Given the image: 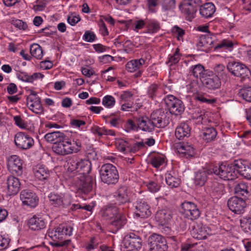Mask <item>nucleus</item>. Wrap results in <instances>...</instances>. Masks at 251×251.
<instances>
[{
    "label": "nucleus",
    "instance_id": "nucleus-11",
    "mask_svg": "<svg viewBox=\"0 0 251 251\" xmlns=\"http://www.w3.org/2000/svg\"><path fill=\"white\" fill-rule=\"evenodd\" d=\"M151 251H167L168 249L165 238L157 234H152L149 237Z\"/></svg>",
    "mask_w": 251,
    "mask_h": 251
},
{
    "label": "nucleus",
    "instance_id": "nucleus-49",
    "mask_svg": "<svg viewBox=\"0 0 251 251\" xmlns=\"http://www.w3.org/2000/svg\"><path fill=\"white\" fill-rule=\"evenodd\" d=\"M240 96L247 102H251V87H245L242 88L239 92Z\"/></svg>",
    "mask_w": 251,
    "mask_h": 251
},
{
    "label": "nucleus",
    "instance_id": "nucleus-39",
    "mask_svg": "<svg viewBox=\"0 0 251 251\" xmlns=\"http://www.w3.org/2000/svg\"><path fill=\"white\" fill-rule=\"evenodd\" d=\"M72 227L70 226H59L55 229L54 236L56 238H63V235H72Z\"/></svg>",
    "mask_w": 251,
    "mask_h": 251
},
{
    "label": "nucleus",
    "instance_id": "nucleus-36",
    "mask_svg": "<svg viewBox=\"0 0 251 251\" xmlns=\"http://www.w3.org/2000/svg\"><path fill=\"white\" fill-rule=\"evenodd\" d=\"M145 63V60L143 58L132 60L126 63V69L128 72H134L140 70Z\"/></svg>",
    "mask_w": 251,
    "mask_h": 251
},
{
    "label": "nucleus",
    "instance_id": "nucleus-10",
    "mask_svg": "<svg viewBox=\"0 0 251 251\" xmlns=\"http://www.w3.org/2000/svg\"><path fill=\"white\" fill-rule=\"evenodd\" d=\"M202 85L209 90H215L220 88L221 81L220 77L213 72H208L201 80Z\"/></svg>",
    "mask_w": 251,
    "mask_h": 251
},
{
    "label": "nucleus",
    "instance_id": "nucleus-44",
    "mask_svg": "<svg viewBox=\"0 0 251 251\" xmlns=\"http://www.w3.org/2000/svg\"><path fill=\"white\" fill-rule=\"evenodd\" d=\"M224 186L217 182L213 183L211 186L210 191L213 196L218 198L224 194Z\"/></svg>",
    "mask_w": 251,
    "mask_h": 251
},
{
    "label": "nucleus",
    "instance_id": "nucleus-29",
    "mask_svg": "<svg viewBox=\"0 0 251 251\" xmlns=\"http://www.w3.org/2000/svg\"><path fill=\"white\" fill-rule=\"evenodd\" d=\"M190 130L191 128L187 124L181 123L176 128L175 135L178 139L182 140L190 136Z\"/></svg>",
    "mask_w": 251,
    "mask_h": 251
},
{
    "label": "nucleus",
    "instance_id": "nucleus-41",
    "mask_svg": "<svg viewBox=\"0 0 251 251\" xmlns=\"http://www.w3.org/2000/svg\"><path fill=\"white\" fill-rule=\"evenodd\" d=\"M166 182L168 185L171 188L177 187L180 183V179L173 176L171 172H167L165 174Z\"/></svg>",
    "mask_w": 251,
    "mask_h": 251
},
{
    "label": "nucleus",
    "instance_id": "nucleus-22",
    "mask_svg": "<svg viewBox=\"0 0 251 251\" xmlns=\"http://www.w3.org/2000/svg\"><path fill=\"white\" fill-rule=\"evenodd\" d=\"M207 229L209 228L201 224L194 225L191 230V234L193 237L198 240H203L207 238L208 234Z\"/></svg>",
    "mask_w": 251,
    "mask_h": 251
},
{
    "label": "nucleus",
    "instance_id": "nucleus-28",
    "mask_svg": "<svg viewBox=\"0 0 251 251\" xmlns=\"http://www.w3.org/2000/svg\"><path fill=\"white\" fill-rule=\"evenodd\" d=\"M28 226L32 230H39L46 227L44 220L41 217L34 216L28 222Z\"/></svg>",
    "mask_w": 251,
    "mask_h": 251
},
{
    "label": "nucleus",
    "instance_id": "nucleus-15",
    "mask_svg": "<svg viewBox=\"0 0 251 251\" xmlns=\"http://www.w3.org/2000/svg\"><path fill=\"white\" fill-rule=\"evenodd\" d=\"M71 145V143L70 142L69 139L66 136L65 139L63 141L54 144L52 147V149L55 153L58 155H65L73 153Z\"/></svg>",
    "mask_w": 251,
    "mask_h": 251
},
{
    "label": "nucleus",
    "instance_id": "nucleus-43",
    "mask_svg": "<svg viewBox=\"0 0 251 251\" xmlns=\"http://www.w3.org/2000/svg\"><path fill=\"white\" fill-rule=\"evenodd\" d=\"M217 134V131L214 128L206 127L203 130V139L207 142H210L216 138Z\"/></svg>",
    "mask_w": 251,
    "mask_h": 251
},
{
    "label": "nucleus",
    "instance_id": "nucleus-64",
    "mask_svg": "<svg viewBox=\"0 0 251 251\" xmlns=\"http://www.w3.org/2000/svg\"><path fill=\"white\" fill-rule=\"evenodd\" d=\"M233 47V44L231 42L228 40H223L222 43L218 44L215 47V50L222 48H226V49L230 48Z\"/></svg>",
    "mask_w": 251,
    "mask_h": 251
},
{
    "label": "nucleus",
    "instance_id": "nucleus-35",
    "mask_svg": "<svg viewBox=\"0 0 251 251\" xmlns=\"http://www.w3.org/2000/svg\"><path fill=\"white\" fill-rule=\"evenodd\" d=\"M215 11V6L212 3H206L200 7V14L206 18L211 17Z\"/></svg>",
    "mask_w": 251,
    "mask_h": 251
},
{
    "label": "nucleus",
    "instance_id": "nucleus-8",
    "mask_svg": "<svg viewBox=\"0 0 251 251\" xmlns=\"http://www.w3.org/2000/svg\"><path fill=\"white\" fill-rule=\"evenodd\" d=\"M180 212L185 217L191 220L197 219L201 215L198 206L193 202L184 201L181 205Z\"/></svg>",
    "mask_w": 251,
    "mask_h": 251
},
{
    "label": "nucleus",
    "instance_id": "nucleus-7",
    "mask_svg": "<svg viewBox=\"0 0 251 251\" xmlns=\"http://www.w3.org/2000/svg\"><path fill=\"white\" fill-rule=\"evenodd\" d=\"M14 143L19 149L26 150L33 146L34 141L27 133L19 132L15 135Z\"/></svg>",
    "mask_w": 251,
    "mask_h": 251
},
{
    "label": "nucleus",
    "instance_id": "nucleus-52",
    "mask_svg": "<svg viewBox=\"0 0 251 251\" xmlns=\"http://www.w3.org/2000/svg\"><path fill=\"white\" fill-rule=\"evenodd\" d=\"M180 56L181 55L179 52V49L178 48L176 49L175 52L173 55H169L168 63H171L170 65L177 63L180 60Z\"/></svg>",
    "mask_w": 251,
    "mask_h": 251
},
{
    "label": "nucleus",
    "instance_id": "nucleus-45",
    "mask_svg": "<svg viewBox=\"0 0 251 251\" xmlns=\"http://www.w3.org/2000/svg\"><path fill=\"white\" fill-rule=\"evenodd\" d=\"M30 53L33 57L38 59H41L43 55L42 48L37 44H33L30 46Z\"/></svg>",
    "mask_w": 251,
    "mask_h": 251
},
{
    "label": "nucleus",
    "instance_id": "nucleus-40",
    "mask_svg": "<svg viewBox=\"0 0 251 251\" xmlns=\"http://www.w3.org/2000/svg\"><path fill=\"white\" fill-rule=\"evenodd\" d=\"M215 74L220 76L222 80L227 81L229 79V76L226 70L225 67L221 64L216 65L214 68Z\"/></svg>",
    "mask_w": 251,
    "mask_h": 251
},
{
    "label": "nucleus",
    "instance_id": "nucleus-17",
    "mask_svg": "<svg viewBox=\"0 0 251 251\" xmlns=\"http://www.w3.org/2000/svg\"><path fill=\"white\" fill-rule=\"evenodd\" d=\"M234 166L237 168V172L248 179H251V164L243 160L234 161Z\"/></svg>",
    "mask_w": 251,
    "mask_h": 251
},
{
    "label": "nucleus",
    "instance_id": "nucleus-27",
    "mask_svg": "<svg viewBox=\"0 0 251 251\" xmlns=\"http://www.w3.org/2000/svg\"><path fill=\"white\" fill-rule=\"evenodd\" d=\"M34 176L39 180L48 179L50 176V171L45 166L37 165L33 169Z\"/></svg>",
    "mask_w": 251,
    "mask_h": 251
},
{
    "label": "nucleus",
    "instance_id": "nucleus-5",
    "mask_svg": "<svg viewBox=\"0 0 251 251\" xmlns=\"http://www.w3.org/2000/svg\"><path fill=\"white\" fill-rule=\"evenodd\" d=\"M202 5L201 0H184L180 4L179 7L184 14L186 15L188 20L191 21L198 8Z\"/></svg>",
    "mask_w": 251,
    "mask_h": 251
},
{
    "label": "nucleus",
    "instance_id": "nucleus-63",
    "mask_svg": "<svg viewBox=\"0 0 251 251\" xmlns=\"http://www.w3.org/2000/svg\"><path fill=\"white\" fill-rule=\"evenodd\" d=\"M96 35L94 32L86 31L83 35V39L88 42H92L95 41Z\"/></svg>",
    "mask_w": 251,
    "mask_h": 251
},
{
    "label": "nucleus",
    "instance_id": "nucleus-6",
    "mask_svg": "<svg viewBox=\"0 0 251 251\" xmlns=\"http://www.w3.org/2000/svg\"><path fill=\"white\" fill-rule=\"evenodd\" d=\"M227 69L232 75L236 77H249L251 75L249 69L245 65L239 62H228Z\"/></svg>",
    "mask_w": 251,
    "mask_h": 251
},
{
    "label": "nucleus",
    "instance_id": "nucleus-61",
    "mask_svg": "<svg viewBox=\"0 0 251 251\" xmlns=\"http://www.w3.org/2000/svg\"><path fill=\"white\" fill-rule=\"evenodd\" d=\"M145 146L143 142H138L135 143L132 147L129 146L128 152H136Z\"/></svg>",
    "mask_w": 251,
    "mask_h": 251
},
{
    "label": "nucleus",
    "instance_id": "nucleus-31",
    "mask_svg": "<svg viewBox=\"0 0 251 251\" xmlns=\"http://www.w3.org/2000/svg\"><path fill=\"white\" fill-rule=\"evenodd\" d=\"M155 219L161 225H164L172 218V214L171 211L167 209L158 210L155 214Z\"/></svg>",
    "mask_w": 251,
    "mask_h": 251
},
{
    "label": "nucleus",
    "instance_id": "nucleus-58",
    "mask_svg": "<svg viewBox=\"0 0 251 251\" xmlns=\"http://www.w3.org/2000/svg\"><path fill=\"white\" fill-rule=\"evenodd\" d=\"M13 120L15 123V124L19 127L25 129L27 126V124H26L24 120H23L20 116H16L13 117Z\"/></svg>",
    "mask_w": 251,
    "mask_h": 251
},
{
    "label": "nucleus",
    "instance_id": "nucleus-4",
    "mask_svg": "<svg viewBox=\"0 0 251 251\" xmlns=\"http://www.w3.org/2000/svg\"><path fill=\"white\" fill-rule=\"evenodd\" d=\"M163 100L170 113L176 116L180 115L184 110L183 102L173 95H168Z\"/></svg>",
    "mask_w": 251,
    "mask_h": 251
},
{
    "label": "nucleus",
    "instance_id": "nucleus-59",
    "mask_svg": "<svg viewBox=\"0 0 251 251\" xmlns=\"http://www.w3.org/2000/svg\"><path fill=\"white\" fill-rule=\"evenodd\" d=\"M158 0H147V6L150 13H155L156 12L155 7L158 5Z\"/></svg>",
    "mask_w": 251,
    "mask_h": 251
},
{
    "label": "nucleus",
    "instance_id": "nucleus-38",
    "mask_svg": "<svg viewBox=\"0 0 251 251\" xmlns=\"http://www.w3.org/2000/svg\"><path fill=\"white\" fill-rule=\"evenodd\" d=\"M248 189L249 187L246 183L240 182L235 186L234 192L238 197H247L249 194Z\"/></svg>",
    "mask_w": 251,
    "mask_h": 251
},
{
    "label": "nucleus",
    "instance_id": "nucleus-18",
    "mask_svg": "<svg viewBox=\"0 0 251 251\" xmlns=\"http://www.w3.org/2000/svg\"><path fill=\"white\" fill-rule=\"evenodd\" d=\"M7 167L9 171L13 175L19 176L23 174L22 160L17 155L10 157L8 160Z\"/></svg>",
    "mask_w": 251,
    "mask_h": 251
},
{
    "label": "nucleus",
    "instance_id": "nucleus-56",
    "mask_svg": "<svg viewBox=\"0 0 251 251\" xmlns=\"http://www.w3.org/2000/svg\"><path fill=\"white\" fill-rule=\"evenodd\" d=\"M162 8L164 11H168L175 6V0H162Z\"/></svg>",
    "mask_w": 251,
    "mask_h": 251
},
{
    "label": "nucleus",
    "instance_id": "nucleus-1",
    "mask_svg": "<svg viewBox=\"0 0 251 251\" xmlns=\"http://www.w3.org/2000/svg\"><path fill=\"white\" fill-rule=\"evenodd\" d=\"M138 127L145 131L151 132L154 127L164 128L170 123V117L167 112L161 110L153 112L150 119L147 117H141L137 119Z\"/></svg>",
    "mask_w": 251,
    "mask_h": 251
},
{
    "label": "nucleus",
    "instance_id": "nucleus-34",
    "mask_svg": "<svg viewBox=\"0 0 251 251\" xmlns=\"http://www.w3.org/2000/svg\"><path fill=\"white\" fill-rule=\"evenodd\" d=\"M66 135L63 132L60 131H54L50 133L46 134L44 138L45 140L50 143L56 144L58 143L60 141H63V139H65Z\"/></svg>",
    "mask_w": 251,
    "mask_h": 251
},
{
    "label": "nucleus",
    "instance_id": "nucleus-12",
    "mask_svg": "<svg viewBox=\"0 0 251 251\" xmlns=\"http://www.w3.org/2000/svg\"><path fill=\"white\" fill-rule=\"evenodd\" d=\"M123 244L124 251H138L142 246L141 238L133 233L126 236Z\"/></svg>",
    "mask_w": 251,
    "mask_h": 251
},
{
    "label": "nucleus",
    "instance_id": "nucleus-13",
    "mask_svg": "<svg viewBox=\"0 0 251 251\" xmlns=\"http://www.w3.org/2000/svg\"><path fill=\"white\" fill-rule=\"evenodd\" d=\"M134 215L136 217L147 218L151 215L150 206L146 201L142 200H138L134 203Z\"/></svg>",
    "mask_w": 251,
    "mask_h": 251
},
{
    "label": "nucleus",
    "instance_id": "nucleus-51",
    "mask_svg": "<svg viewBox=\"0 0 251 251\" xmlns=\"http://www.w3.org/2000/svg\"><path fill=\"white\" fill-rule=\"evenodd\" d=\"M228 180H231L236 178L237 175L238 174L237 172V168L234 166V161L232 164L228 165Z\"/></svg>",
    "mask_w": 251,
    "mask_h": 251
},
{
    "label": "nucleus",
    "instance_id": "nucleus-32",
    "mask_svg": "<svg viewBox=\"0 0 251 251\" xmlns=\"http://www.w3.org/2000/svg\"><path fill=\"white\" fill-rule=\"evenodd\" d=\"M208 72L205 70L203 66L200 64L192 66L189 70V73L193 75L194 77L199 78L201 81Z\"/></svg>",
    "mask_w": 251,
    "mask_h": 251
},
{
    "label": "nucleus",
    "instance_id": "nucleus-2",
    "mask_svg": "<svg viewBox=\"0 0 251 251\" xmlns=\"http://www.w3.org/2000/svg\"><path fill=\"white\" fill-rule=\"evenodd\" d=\"M100 178L106 184H115L119 180V176L116 167L112 164H103L100 171Z\"/></svg>",
    "mask_w": 251,
    "mask_h": 251
},
{
    "label": "nucleus",
    "instance_id": "nucleus-14",
    "mask_svg": "<svg viewBox=\"0 0 251 251\" xmlns=\"http://www.w3.org/2000/svg\"><path fill=\"white\" fill-rule=\"evenodd\" d=\"M20 199L24 205L31 208L35 207L39 201V199L35 193L29 190H23L20 194Z\"/></svg>",
    "mask_w": 251,
    "mask_h": 251
},
{
    "label": "nucleus",
    "instance_id": "nucleus-25",
    "mask_svg": "<svg viewBox=\"0 0 251 251\" xmlns=\"http://www.w3.org/2000/svg\"><path fill=\"white\" fill-rule=\"evenodd\" d=\"M109 223L110 226L115 228L116 230H118L126 224L127 219L125 215L119 211Z\"/></svg>",
    "mask_w": 251,
    "mask_h": 251
},
{
    "label": "nucleus",
    "instance_id": "nucleus-60",
    "mask_svg": "<svg viewBox=\"0 0 251 251\" xmlns=\"http://www.w3.org/2000/svg\"><path fill=\"white\" fill-rule=\"evenodd\" d=\"M147 186L148 189L152 193H155L159 191L160 188V185L157 184L156 182L151 181H150Z\"/></svg>",
    "mask_w": 251,
    "mask_h": 251
},
{
    "label": "nucleus",
    "instance_id": "nucleus-26",
    "mask_svg": "<svg viewBox=\"0 0 251 251\" xmlns=\"http://www.w3.org/2000/svg\"><path fill=\"white\" fill-rule=\"evenodd\" d=\"M213 43V40L209 33V34L201 35L200 37L197 45L199 50L204 51L211 48Z\"/></svg>",
    "mask_w": 251,
    "mask_h": 251
},
{
    "label": "nucleus",
    "instance_id": "nucleus-16",
    "mask_svg": "<svg viewBox=\"0 0 251 251\" xmlns=\"http://www.w3.org/2000/svg\"><path fill=\"white\" fill-rule=\"evenodd\" d=\"M227 206L233 212L240 214L244 210L246 203L243 199L235 196L231 197L228 200Z\"/></svg>",
    "mask_w": 251,
    "mask_h": 251
},
{
    "label": "nucleus",
    "instance_id": "nucleus-30",
    "mask_svg": "<svg viewBox=\"0 0 251 251\" xmlns=\"http://www.w3.org/2000/svg\"><path fill=\"white\" fill-rule=\"evenodd\" d=\"M78 161L77 173L81 176H88L91 170L90 161L86 159H78Z\"/></svg>",
    "mask_w": 251,
    "mask_h": 251
},
{
    "label": "nucleus",
    "instance_id": "nucleus-24",
    "mask_svg": "<svg viewBox=\"0 0 251 251\" xmlns=\"http://www.w3.org/2000/svg\"><path fill=\"white\" fill-rule=\"evenodd\" d=\"M80 179L78 189L84 194H87L92 190L93 186V177L90 176L78 177Z\"/></svg>",
    "mask_w": 251,
    "mask_h": 251
},
{
    "label": "nucleus",
    "instance_id": "nucleus-3",
    "mask_svg": "<svg viewBox=\"0 0 251 251\" xmlns=\"http://www.w3.org/2000/svg\"><path fill=\"white\" fill-rule=\"evenodd\" d=\"M48 198L50 204L55 207L68 208L71 205L72 198L68 194L51 193Z\"/></svg>",
    "mask_w": 251,
    "mask_h": 251
},
{
    "label": "nucleus",
    "instance_id": "nucleus-21",
    "mask_svg": "<svg viewBox=\"0 0 251 251\" xmlns=\"http://www.w3.org/2000/svg\"><path fill=\"white\" fill-rule=\"evenodd\" d=\"M6 184L8 195H15L20 191L21 183L19 178L13 176H9L7 179Z\"/></svg>",
    "mask_w": 251,
    "mask_h": 251
},
{
    "label": "nucleus",
    "instance_id": "nucleus-62",
    "mask_svg": "<svg viewBox=\"0 0 251 251\" xmlns=\"http://www.w3.org/2000/svg\"><path fill=\"white\" fill-rule=\"evenodd\" d=\"M12 25L16 27L23 30H25L27 27L25 23L19 19L12 21Z\"/></svg>",
    "mask_w": 251,
    "mask_h": 251
},
{
    "label": "nucleus",
    "instance_id": "nucleus-19",
    "mask_svg": "<svg viewBox=\"0 0 251 251\" xmlns=\"http://www.w3.org/2000/svg\"><path fill=\"white\" fill-rule=\"evenodd\" d=\"M119 211V209L114 204H109L102 207L100 213L102 218L109 222Z\"/></svg>",
    "mask_w": 251,
    "mask_h": 251
},
{
    "label": "nucleus",
    "instance_id": "nucleus-50",
    "mask_svg": "<svg viewBox=\"0 0 251 251\" xmlns=\"http://www.w3.org/2000/svg\"><path fill=\"white\" fill-rule=\"evenodd\" d=\"M165 160L164 156L157 155L151 158V163L154 167L158 168L165 163Z\"/></svg>",
    "mask_w": 251,
    "mask_h": 251
},
{
    "label": "nucleus",
    "instance_id": "nucleus-42",
    "mask_svg": "<svg viewBox=\"0 0 251 251\" xmlns=\"http://www.w3.org/2000/svg\"><path fill=\"white\" fill-rule=\"evenodd\" d=\"M177 150L179 153L183 154L186 157H192L195 153L194 149L191 145H180L177 147Z\"/></svg>",
    "mask_w": 251,
    "mask_h": 251
},
{
    "label": "nucleus",
    "instance_id": "nucleus-57",
    "mask_svg": "<svg viewBox=\"0 0 251 251\" xmlns=\"http://www.w3.org/2000/svg\"><path fill=\"white\" fill-rule=\"evenodd\" d=\"M158 90V86L156 84L151 85L148 90V93L150 98L153 99L156 95Z\"/></svg>",
    "mask_w": 251,
    "mask_h": 251
},
{
    "label": "nucleus",
    "instance_id": "nucleus-37",
    "mask_svg": "<svg viewBox=\"0 0 251 251\" xmlns=\"http://www.w3.org/2000/svg\"><path fill=\"white\" fill-rule=\"evenodd\" d=\"M82 138L81 135L75 134L71 137L70 140L69 139L70 142L71 143V148L72 152H77L80 150L82 146Z\"/></svg>",
    "mask_w": 251,
    "mask_h": 251
},
{
    "label": "nucleus",
    "instance_id": "nucleus-53",
    "mask_svg": "<svg viewBox=\"0 0 251 251\" xmlns=\"http://www.w3.org/2000/svg\"><path fill=\"white\" fill-rule=\"evenodd\" d=\"M115 103V100L114 97L110 95L105 96L102 101V104L107 108L112 107Z\"/></svg>",
    "mask_w": 251,
    "mask_h": 251
},
{
    "label": "nucleus",
    "instance_id": "nucleus-46",
    "mask_svg": "<svg viewBox=\"0 0 251 251\" xmlns=\"http://www.w3.org/2000/svg\"><path fill=\"white\" fill-rule=\"evenodd\" d=\"M240 226L243 230L251 234V217H244L240 219Z\"/></svg>",
    "mask_w": 251,
    "mask_h": 251
},
{
    "label": "nucleus",
    "instance_id": "nucleus-20",
    "mask_svg": "<svg viewBox=\"0 0 251 251\" xmlns=\"http://www.w3.org/2000/svg\"><path fill=\"white\" fill-rule=\"evenodd\" d=\"M211 168H203L197 172L195 175L194 183L196 186H202L207 180V176L211 175Z\"/></svg>",
    "mask_w": 251,
    "mask_h": 251
},
{
    "label": "nucleus",
    "instance_id": "nucleus-48",
    "mask_svg": "<svg viewBox=\"0 0 251 251\" xmlns=\"http://www.w3.org/2000/svg\"><path fill=\"white\" fill-rule=\"evenodd\" d=\"M147 28L149 33H154L160 29V26L158 22L151 20L147 22Z\"/></svg>",
    "mask_w": 251,
    "mask_h": 251
},
{
    "label": "nucleus",
    "instance_id": "nucleus-9",
    "mask_svg": "<svg viewBox=\"0 0 251 251\" xmlns=\"http://www.w3.org/2000/svg\"><path fill=\"white\" fill-rule=\"evenodd\" d=\"M30 94L26 98V105L29 109L37 114L43 113L44 108L41 104L40 98L37 96V93L29 90Z\"/></svg>",
    "mask_w": 251,
    "mask_h": 251
},
{
    "label": "nucleus",
    "instance_id": "nucleus-23",
    "mask_svg": "<svg viewBox=\"0 0 251 251\" xmlns=\"http://www.w3.org/2000/svg\"><path fill=\"white\" fill-rule=\"evenodd\" d=\"M114 198L119 204H124L129 201L128 187L125 185L120 186L114 193Z\"/></svg>",
    "mask_w": 251,
    "mask_h": 251
},
{
    "label": "nucleus",
    "instance_id": "nucleus-54",
    "mask_svg": "<svg viewBox=\"0 0 251 251\" xmlns=\"http://www.w3.org/2000/svg\"><path fill=\"white\" fill-rule=\"evenodd\" d=\"M78 159H70L68 162V171L70 172L77 173Z\"/></svg>",
    "mask_w": 251,
    "mask_h": 251
},
{
    "label": "nucleus",
    "instance_id": "nucleus-33",
    "mask_svg": "<svg viewBox=\"0 0 251 251\" xmlns=\"http://www.w3.org/2000/svg\"><path fill=\"white\" fill-rule=\"evenodd\" d=\"M210 168L212 174H214L224 180H228V165L221 164L219 166H213Z\"/></svg>",
    "mask_w": 251,
    "mask_h": 251
},
{
    "label": "nucleus",
    "instance_id": "nucleus-55",
    "mask_svg": "<svg viewBox=\"0 0 251 251\" xmlns=\"http://www.w3.org/2000/svg\"><path fill=\"white\" fill-rule=\"evenodd\" d=\"M86 156L87 157L88 160H95L98 159L97 154L95 149L91 147H88L86 151Z\"/></svg>",
    "mask_w": 251,
    "mask_h": 251
},
{
    "label": "nucleus",
    "instance_id": "nucleus-47",
    "mask_svg": "<svg viewBox=\"0 0 251 251\" xmlns=\"http://www.w3.org/2000/svg\"><path fill=\"white\" fill-rule=\"evenodd\" d=\"M115 144L119 151L122 152H128L129 144L125 140L121 138L116 139Z\"/></svg>",
    "mask_w": 251,
    "mask_h": 251
}]
</instances>
